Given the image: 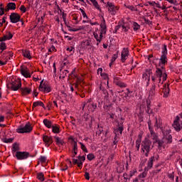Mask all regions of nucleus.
<instances>
[{
	"mask_svg": "<svg viewBox=\"0 0 182 182\" xmlns=\"http://www.w3.org/2000/svg\"><path fill=\"white\" fill-rule=\"evenodd\" d=\"M162 76V71L160 68L156 70V73L151 76L153 84L149 92V98L147 100H152L156 95V85L161 83Z\"/></svg>",
	"mask_w": 182,
	"mask_h": 182,
	"instance_id": "f257e3e1",
	"label": "nucleus"
},
{
	"mask_svg": "<svg viewBox=\"0 0 182 182\" xmlns=\"http://www.w3.org/2000/svg\"><path fill=\"white\" fill-rule=\"evenodd\" d=\"M14 53L12 51H4L0 58V65L4 66L7 63L13 59Z\"/></svg>",
	"mask_w": 182,
	"mask_h": 182,
	"instance_id": "f03ea898",
	"label": "nucleus"
},
{
	"mask_svg": "<svg viewBox=\"0 0 182 182\" xmlns=\"http://www.w3.org/2000/svg\"><path fill=\"white\" fill-rule=\"evenodd\" d=\"M164 137L161 139L162 147L164 144H168L172 143V136L171 135L170 129H162Z\"/></svg>",
	"mask_w": 182,
	"mask_h": 182,
	"instance_id": "7ed1b4c3",
	"label": "nucleus"
},
{
	"mask_svg": "<svg viewBox=\"0 0 182 182\" xmlns=\"http://www.w3.org/2000/svg\"><path fill=\"white\" fill-rule=\"evenodd\" d=\"M33 129V127L31 125V122H28L24 125V127H22V125H20L18 127L17 129L16 130L17 133L18 134H25V133H31V132Z\"/></svg>",
	"mask_w": 182,
	"mask_h": 182,
	"instance_id": "20e7f679",
	"label": "nucleus"
},
{
	"mask_svg": "<svg viewBox=\"0 0 182 182\" xmlns=\"http://www.w3.org/2000/svg\"><path fill=\"white\" fill-rule=\"evenodd\" d=\"M103 3L105 4V8L107 9L108 12L112 15V16H115L116 14L118 12L119 7L115 6L114 3L107 1V3Z\"/></svg>",
	"mask_w": 182,
	"mask_h": 182,
	"instance_id": "39448f33",
	"label": "nucleus"
},
{
	"mask_svg": "<svg viewBox=\"0 0 182 182\" xmlns=\"http://www.w3.org/2000/svg\"><path fill=\"white\" fill-rule=\"evenodd\" d=\"M182 112L176 116V118L173 124V127L176 132H179L182 129Z\"/></svg>",
	"mask_w": 182,
	"mask_h": 182,
	"instance_id": "423d86ee",
	"label": "nucleus"
},
{
	"mask_svg": "<svg viewBox=\"0 0 182 182\" xmlns=\"http://www.w3.org/2000/svg\"><path fill=\"white\" fill-rule=\"evenodd\" d=\"M151 144L152 142L151 141H150V139H148V138H145L144 141H142L141 142V151L144 153L145 151L151 150V149H153L154 146L151 148Z\"/></svg>",
	"mask_w": 182,
	"mask_h": 182,
	"instance_id": "0eeeda50",
	"label": "nucleus"
},
{
	"mask_svg": "<svg viewBox=\"0 0 182 182\" xmlns=\"http://www.w3.org/2000/svg\"><path fill=\"white\" fill-rule=\"evenodd\" d=\"M22 87V81L19 78L12 80L11 82V87L13 91H18Z\"/></svg>",
	"mask_w": 182,
	"mask_h": 182,
	"instance_id": "6e6552de",
	"label": "nucleus"
},
{
	"mask_svg": "<svg viewBox=\"0 0 182 182\" xmlns=\"http://www.w3.org/2000/svg\"><path fill=\"white\" fill-rule=\"evenodd\" d=\"M39 90L45 93H49L50 92V91H52V90L50 89V86L49 85L48 82L46 81L43 82V80L41 81Z\"/></svg>",
	"mask_w": 182,
	"mask_h": 182,
	"instance_id": "1a4fd4ad",
	"label": "nucleus"
},
{
	"mask_svg": "<svg viewBox=\"0 0 182 182\" xmlns=\"http://www.w3.org/2000/svg\"><path fill=\"white\" fill-rule=\"evenodd\" d=\"M167 63H168V60H166V62H165L164 63H161V60H159V67H161V68H156V70H157V69H160L161 71L162 72V76H161V77H163L162 84H163V82H165V81L166 80V79H167V73H166V68H165V65L167 64Z\"/></svg>",
	"mask_w": 182,
	"mask_h": 182,
	"instance_id": "9d476101",
	"label": "nucleus"
},
{
	"mask_svg": "<svg viewBox=\"0 0 182 182\" xmlns=\"http://www.w3.org/2000/svg\"><path fill=\"white\" fill-rule=\"evenodd\" d=\"M167 55H168L167 46L166 44H164V46L162 47L161 58H159V60H161L162 64H164L166 62V60H168Z\"/></svg>",
	"mask_w": 182,
	"mask_h": 182,
	"instance_id": "9b49d317",
	"label": "nucleus"
},
{
	"mask_svg": "<svg viewBox=\"0 0 182 182\" xmlns=\"http://www.w3.org/2000/svg\"><path fill=\"white\" fill-rule=\"evenodd\" d=\"M14 157H16L17 160H26L28 158H29V152H21L19 151L18 152H16Z\"/></svg>",
	"mask_w": 182,
	"mask_h": 182,
	"instance_id": "f8f14e48",
	"label": "nucleus"
},
{
	"mask_svg": "<svg viewBox=\"0 0 182 182\" xmlns=\"http://www.w3.org/2000/svg\"><path fill=\"white\" fill-rule=\"evenodd\" d=\"M150 138L154 140V144H158V148L161 149L162 146L161 139H159L156 134H155L154 131H151Z\"/></svg>",
	"mask_w": 182,
	"mask_h": 182,
	"instance_id": "ddd939ff",
	"label": "nucleus"
},
{
	"mask_svg": "<svg viewBox=\"0 0 182 182\" xmlns=\"http://www.w3.org/2000/svg\"><path fill=\"white\" fill-rule=\"evenodd\" d=\"M9 19L11 23H17L21 21V15L18 13H11V16H9Z\"/></svg>",
	"mask_w": 182,
	"mask_h": 182,
	"instance_id": "4468645a",
	"label": "nucleus"
},
{
	"mask_svg": "<svg viewBox=\"0 0 182 182\" xmlns=\"http://www.w3.org/2000/svg\"><path fill=\"white\" fill-rule=\"evenodd\" d=\"M129 55V52L128 48H124L122 49V53H121V61L122 63H125Z\"/></svg>",
	"mask_w": 182,
	"mask_h": 182,
	"instance_id": "2eb2a0df",
	"label": "nucleus"
},
{
	"mask_svg": "<svg viewBox=\"0 0 182 182\" xmlns=\"http://www.w3.org/2000/svg\"><path fill=\"white\" fill-rule=\"evenodd\" d=\"M87 106V109L89 112H94L95 109L97 108V103H93V102H87L84 104V106L82 107V109H84L85 106Z\"/></svg>",
	"mask_w": 182,
	"mask_h": 182,
	"instance_id": "dca6fc26",
	"label": "nucleus"
},
{
	"mask_svg": "<svg viewBox=\"0 0 182 182\" xmlns=\"http://www.w3.org/2000/svg\"><path fill=\"white\" fill-rule=\"evenodd\" d=\"M43 140L47 147H49L53 143V139H52L51 136H48V135H44Z\"/></svg>",
	"mask_w": 182,
	"mask_h": 182,
	"instance_id": "f3484780",
	"label": "nucleus"
},
{
	"mask_svg": "<svg viewBox=\"0 0 182 182\" xmlns=\"http://www.w3.org/2000/svg\"><path fill=\"white\" fill-rule=\"evenodd\" d=\"M19 150H21V148H19V144H18V142H14V144H12L11 148V153L13 156H14L17 152H19Z\"/></svg>",
	"mask_w": 182,
	"mask_h": 182,
	"instance_id": "a211bd4d",
	"label": "nucleus"
},
{
	"mask_svg": "<svg viewBox=\"0 0 182 182\" xmlns=\"http://www.w3.org/2000/svg\"><path fill=\"white\" fill-rule=\"evenodd\" d=\"M154 159H155L154 156L150 157V159H149V161L147 162V166H146V168H144L145 171H148L153 167L154 162L155 161Z\"/></svg>",
	"mask_w": 182,
	"mask_h": 182,
	"instance_id": "6ab92c4d",
	"label": "nucleus"
},
{
	"mask_svg": "<svg viewBox=\"0 0 182 182\" xmlns=\"http://www.w3.org/2000/svg\"><path fill=\"white\" fill-rule=\"evenodd\" d=\"M114 83L116 84V85L121 87V88H124V87H127L126 83L119 80V77H115L114 79Z\"/></svg>",
	"mask_w": 182,
	"mask_h": 182,
	"instance_id": "aec40b11",
	"label": "nucleus"
},
{
	"mask_svg": "<svg viewBox=\"0 0 182 182\" xmlns=\"http://www.w3.org/2000/svg\"><path fill=\"white\" fill-rule=\"evenodd\" d=\"M16 4L14 2H9L5 8L6 12H9L10 10H16Z\"/></svg>",
	"mask_w": 182,
	"mask_h": 182,
	"instance_id": "412c9836",
	"label": "nucleus"
},
{
	"mask_svg": "<svg viewBox=\"0 0 182 182\" xmlns=\"http://www.w3.org/2000/svg\"><path fill=\"white\" fill-rule=\"evenodd\" d=\"M21 73L23 76H24L25 77H27V78H29L31 76L29 71L28 70V68H26V69L21 68Z\"/></svg>",
	"mask_w": 182,
	"mask_h": 182,
	"instance_id": "4be33fe9",
	"label": "nucleus"
},
{
	"mask_svg": "<svg viewBox=\"0 0 182 182\" xmlns=\"http://www.w3.org/2000/svg\"><path fill=\"white\" fill-rule=\"evenodd\" d=\"M21 94L23 95H29L31 94V92H32V90L29 87H21Z\"/></svg>",
	"mask_w": 182,
	"mask_h": 182,
	"instance_id": "5701e85b",
	"label": "nucleus"
},
{
	"mask_svg": "<svg viewBox=\"0 0 182 182\" xmlns=\"http://www.w3.org/2000/svg\"><path fill=\"white\" fill-rule=\"evenodd\" d=\"M43 122V124L48 129H52V127H53V123L52 122V121H49V119H44Z\"/></svg>",
	"mask_w": 182,
	"mask_h": 182,
	"instance_id": "b1692460",
	"label": "nucleus"
},
{
	"mask_svg": "<svg viewBox=\"0 0 182 182\" xmlns=\"http://www.w3.org/2000/svg\"><path fill=\"white\" fill-rule=\"evenodd\" d=\"M52 132L54 134H59L60 133V127L57 125V124H53V127H51Z\"/></svg>",
	"mask_w": 182,
	"mask_h": 182,
	"instance_id": "393cba45",
	"label": "nucleus"
},
{
	"mask_svg": "<svg viewBox=\"0 0 182 182\" xmlns=\"http://www.w3.org/2000/svg\"><path fill=\"white\" fill-rule=\"evenodd\" d=\"M100 28H101L100 32L104 33V35H105L107 32V26H106L105 19H103V21L100 23Z\"/></svg>",
	"mask_w": 182,
	"mask_h": 182,
	"instance_id": "a878e982",
	"label": "nucleus"
},
{
	"mask_svg": "<svg viewBox=\"0 0 182 182\" xmlns=\"http://www.w3.org/2000/svg\"><path fill=\"white\" fill-rule=\"evenodd\" d=\"M146 105H147V108L146 109V112L149 114H152L153 111L151 109V100H146Z\"/></svg>",
	"mask_w": 182,
	"mask_h": 182,
	"instance_id": "bb28decb",
	"label": "nucleus"
},
{
	"mask_svg": "<svg viewBox=\"0 0 182 182\" xmlns=\"http://www.w3.org/2000/svg\"><path fill=\"white\" fill-rule=\"evenodd\" d=\"M38 106H41L45 109V104H43V102L41 100L36 101L33 103V106H32L33 109Z\"/></svg>",
	"mask_w": 182,
	"mask_h": 182,
	"instance_id": "cd10ccee",
	"label": "nucleus"
},
{
	"mask_svg": "<svg viewBox=\"0 0 182 182\" xmlns=\"http://www.w3.org/2000/svg\"><path fill=\"white\" fill-rule=\"evenodd\" d=\"M72 157L74 158L77 154V142H73V151H72Z\"/></svg>",
	"mask_w": 182,
	"mask_h": 182,
	"instance_id": "c85d7f7f",
	"label": "nucleus"
},
{
	"mask_svg": "<svg viewBox=\"0 0 182 182\" xmlns=\"http://www.w3.org/2000/svg\"><path fill=\"white\" fill-rule=\"evenodd\" d=\"M55 143L58 146H63V144H65V141H63V139H61L60 138H59V136H55Z\"/></svg>",
	"mask_w": 182,
	"mask_h": 182,
	"instance_id": "c756f323",
	"label": "nucleus"
},
{
	"mask_svg": "<svg viewBox=\"0 0 182 182\" xmlns=\"http://www.w3.org/2000/svg\"><path fill=\"white\" fill-rule=\"evenodd\" d=\"M37 176V178L41 181L43 182L45 181V175L43 173V172H38V173H36Z\"/></svg>",
	"mask_w": 182,
	"mask_h": 182,
	"instance_id": "7c9ffc66",
	"label": "nucleus"
},
{
	"mask_svg": "<svg viewBox=\"0 0 182 182\" xmlns=\"http://www.w3.org/2000/svg\"><path fill=\"white\" fill-rule=\"evenodd\" d=\"M7 49V45H6V43H5V42H1L0 43V50H1V54H2L3 53V52L4 51V50H6Z\"/></svg>",
	"mask_w": 182,
	"mask_h": 182,
	"instance_id": "2f4dec72",
	"label": "nucleus"
},
{
	"mask_svg": "<svg viewBox=\"0 0 182 182\" xmlns=\"http://www.w3.org/2000/svg\"><path fill=\"white\" fill-rule=\"evenodd\" d=\"M23 55L24 58H26L29 60L32 58V56H31V51L26 50L23 52Z\"/></svg>",
	"mask_w": 182,
	"mask_h": 182,
	"instance_id": "473e14b6",
	"label": "nucleus"
},
{
	"mask_svg": "<svg viewBox=\"0 0 182 182\" xmlns=\"http://www.w3.org/2000/svg\"><path fill=\"white\" fill-rule=\"evenodd\" d=\"M162 122H161V119H157V117H156V124H155V127H156L157 129H161L162 127Z\"/></svg>",
	"mask_w": 182,
	"mask_h": 182,
	"instance_id": "72a5a7b5",
	"label": "nucleus"
},
{
	"mask_svg": "<svg viewBox=\"0 0 182 182\" xmlns=\"http://www.w3.org/2000/svg\"><path fill=\"white\" fill-rule=\"evenodd\" d=\"M163 92L166 94H169L170 92L169 84L168 83L164 84Z\"/></svg>",
	"mask_w": 182,
	"mask_h": 182,
	"instance_id": "f704fd0d",
	"label": "nucleus"
},
{
	"mask_svg": "<svg viewBox=\"0 0 182 182\" xmlns=\"http://www.w3.org/2000/svg\"><path fill=\"white\" fill-rule=\"evenodd\" d=\"M14 138H3L2 141L6 144L13 143Z\"/></svg>",
	"mask_w": 182,
	"mask_h": 182,
	"instance_id": "c9c22d12",
	"label": "nucleus"
},
{
	"mask_svg": "<svg viewBox=\"0 0 182 182\" xmlns=\"http://www.w3.org/2000/svg\"><path fill=\"white\" fill-rule=\"evenodd\" d=\"M5 36H6L8 41L11 40L14 37V35L11 31H6V34H5Z\"/></svg>",
	"mask_w": 182,
	"mask_h": 182,
	"instance_id": "e433bc0d",
	"label": "nucleus"
},
{
	"mask_svg": "<svg viewBox=\"0 0 182 182\" xmlns=\"http://www.w3.org/2000/svg\"><path fill=\"white\" fill-rule=\"evenodd\" d=\"M133 28L134 31H137L140 28L139 24H138L136 22H134Z\"/></svg>",
	"mask_w": 182,
	"mask_h": 182,
	"instance_id": "4c0bfd02",
	"label": "nucleus"
},
{
	"mask_svg": "<svg viewBox=\"0 0 182 182\" xmlns=\"http://www.w3.org/2000/svg\"><path fill=\"white\" fill-rule=\"evenodd\" d=\"M92 4L96 9H97L100 13H102V9L100 8V5L98 4L97 1H95Z\"/></svg>",
	"mask_w": 182,
	"mask_h": 182,
	"instance_id": "58836bf2",
	"label": "nucleus"
},
{
	"mask_svg": "<svg viewBox=\"0 0 182 182\" xmlns=\"http://www.w3.org/2000/svg\"><path fill=\"white\" fill-rule=\"evenodd\" d=\"M123 122H121L120 123V125H119L117 129V132H119V133L122 134L123 130H124V128H123Z\"/></svg>",
	"mask_w": 182,
	"mask_h": 182,
	"instance_id": "ea45409f",
	"label": "nucleus"
},
{
	"mask_svg": "<svg viewBox=\"0 0 182 182\" xmlns=\"http://www.w3.org/2000/svg\"><path fill=\"white\" fill-rule=\"evenodd\" d=\"M146 74H143V77H144V75L148 76L149 77L151 76V75H152V70L151 69H146Z\"/></svg>",
	"mask_w": 182,
	"mask_h": 182,
	"instance_id": "a19ab883",
	"label": "nucleus"
},
{
	"mask_svg": "<svg viewBox=\"0 0 182 182\" xmlns=\"http://www.w3.org/2000/svg\"><path fill=\"white\" fill-rule=\"evenodd\" d=\"M66 50L69 51V52H73L70 54V55H73V53H75V47H73V46L68 47V48H67Z\"/></svg>",
	"mask_w": 182,
	"mask_h": 182,
	"instance_id": "79ce46f5",
	"label": "nucleus"
},
{
	"mask_svg": "<svg viewBox=\"0 0 182 182\" xmlns=\"http://www.w3.org/2000/svg\"><path fill=\"white\" fill-rule=\"evenodd\" d=\"M79 144L81 146V149L84 152L87 153V149L86 146L84 145V144H82V142H79Z\"/></svg>",
	"mask_w": 182,
	"mask_h": 182,
	"instance_id": "37998d69",
	"label": "nucleus"
},
{
	"mask_svg": "<svg viewBox=\"0 0 182 182\" xmlns=\"http://www.w3.org/2000/svg\"><path fill=\"white\" fill-rule=\"evenodd\" d=\"M38 160L41 162V163H46V160H48V158L46 156H41L40 158H38Z\"/></svg>",
	"mask_w": 182,
	"mask_h": 182,
	"instance_id": "c03bdc74",
	"label": "nucleus"
},
{
	"mask_svg": "<svg viewBox=\"0 0 182 182\" xmlns=\"http://www.w3.org/2000/svg\"><path fill=\"white\" fill-rule=\"evenodd\" d=\"M87 159L91 161L92 160H93L95 159V155H93V154H88V155H87Z\"/></svg>",
	"mask_w": 182,
	"mask_h": 182,
	"instance_id": "a18cd8bd",
	"label": "nucleus"
},
{
	"mask_svg": "<svg viewBox=\"0 0 182 182\" xmlns=\"http://www.w3.org/2000/svg\"><path fill=\"white\" fill-rule=\"evenodd\" d=\"M118 53H119V51H117V53L113 54V56L111 59L112 63H114L117 60V58H118Z\"/></svg>",
	"mask_w": 182,
	"mask_h": 182,
	"instance_id": "49530a36",
	"label": "nucleus"
},
{
	"mask_svg": "<svg viewBox=\"0 0 182 182\" xmlns=\"http://www.w3.org/2000/svg\"><path fill=\"white\" fill-rule=\"evenodd\" d=\"M6 41H8L7 36L4 35L3 36L0 37V43H4Z\"/></svg>",
	"mask_w": 182,
	"mask_h": 182,
	"instance_id": "de8ad7c7",
	"label": "nucleus"
},
{
	"mask_svg": "<svg viewBox=\"0 0 182 182\" xmlns=\"http://www.w3.org/2000/svg\"><path fill=\"white\" fill-rule=\"evenodd\" d=\"M93 36L95 37V39L97 41V42L101 43L100 38L99 37V35L97 33H94Z\"/></svg>",
	"mask_w": 182,
	"mask_h": 182,
	"instance_id": "09e8293b",
	"label": "nucleus"
},
{
	"mask_svg": "<svg viewBox=\"0 0 182 182\" xmlns=\"http://www.w3.org/2000/svg\"><path fill=\"white\" fill-rule=\"evenodd\" d=\"M67 28H68V31L70 32H77V28H72V27L69 25H67Z\"/></svg>",
	"mask_w": 182,
	"mask_h": 182,
	"instance_id": "8fccbe9b",
	"label": "nucleus"
},
{
	"mask_svg": "<svg viewBox=\"0 0 182 182\" xmlns=\"http://www.w3.org/2000/svg\"><path fill=\"white\" fill-rule=\"evenodd\" d=\"M127 8L128 9H129L130 11H137V9H135L133 6H132V5H128L127 6Z\"/></svg>",
	"mask_w": 182,
	"mask_h": 182,
	"instance_id": "3c124183",
	"label": "nucleus"
},
{
	"mask_svg": "<svg viewBox=\"0 0 182 182\" xmlns=\"http://www.w3.org/2000/svg\"><path fill=\"white\" fill-rule=\"evenodd\" d=\"M77 159L79 162L85 161V155H83L82 156H80V155H79V156H77Z\"/></svg>",
	"mask_w": 182,
	"mask_h": 182,
	"instance_id": "603ef678",
	"label": "nucleus"
},
{
	"mask_svg": "<svg viewBox=\"0 0 182 182\" xmlns=\"http://www.w3.org/2000/svg\"><path fill=\"white\" fill-rule=\"evenodd\" d=\"M7 16H4L2 18V21L0 23L1 26H4V23H6Z\"/></svg>",
	"mask_w": 182,
	"mask_h": 182,
	"instance_id": "864d4df0",
	"label": "nucleus"
},
{
	"mask_svg": "<svg viewBox=\"0 0 182 182\" xmlns=\"http://www.w3.org/2000/svg\"><path fill=\"white\" fill-rule=\"evenodd\" d=\"M144 21L145 23H146L147 25L150 26L152 23V21H151L149 19H148L146 18H144Z\"/></svg>",
	"mask_w": 182,
	"mask_h": 182,
	"instance_id": "5fc2aeb1",
	"label": "nucleus"
},
{
	"mask_svg": "<svg viewBox=\"0 0 182 182\" xmlns=\"http://www.w3.org/2000/svg\"><path fill=\"white\" fill-rule=\"evenodd\" d=\"M20 11L23 13H26V7H25L23 5H21L20 7Z\"/></svg>",
	"mask_w": 182,
	"mask_h": 182,
	"instance_id": "6e6d98bb",
	"label": "nucleus"
},
{
	"mask_svg": "<svg viewBox=\"0 0 182 182\" xmlns=\"http://www.w3.org/2000/svg\"><path fill=\"white\" fill-rule=\"evenodd\" d=\"M63 20L65 26H68V23L66 22V14H65L64 12L63 13Z\"/></svg>",
	"mask_w": 182,
	"mask_h": 182,
	"instance_id": "4d7b16f0",
	"label": "nucleus"
},
{
	"mask_svg": "<svg viewBox=\"0 0 182 182\" xmlns=\"http://www.w3.org/2000/svg\"><path fill=\"white\" fill-rule=\"evenodd\" d=\"M121 28V25H117L114 27V31H113L114 33H117V31Z\"/></svg>",
	"mask_w": 182,
	"mask_h": 182,
	"instance_id": "13d9d810",
	"label": "nucleus"
},
{
	"mask_svg": "<svg viewBox=\"0 0 182 182\" xmlns=\"http://www.w3.org/2000/svg\"><path fill=\"white\" fill-rule=\"evenodd\" d=\"M103 94L105 95V99L108 98L109 97V93L107 92V90H105L104 91H102Z\"/></svg>",
	"mask_w": 182,
	"mask_h": 182,
	"instance_id": "bf43d9fd",
	"label": "nucleus"
},
{
	"mask_svg": "<svg viewBox=\"0 0 182 182\" xmlns=\"http://www.w3.org/2000/svg\"><path fill=\"white\" fill-rule=\"evenodd\" d=\"M141 136H140V135H139V138L138 139H136V144H141Z\"/></svg>",
	"mask_w": 182,
	"mask_h": 182,
	"instance_id": "052dcab7",
	"label": "nucleus"
},
{
	"mask_svg": "<svg viewBox=\"0 0 182 182\" xmlns=\"http://www.w3.org/2000/svg\"><path fill=\"white\" fill-rule=\"evenodd\" d=\"M85 178L87 181L90 180V173H88V172H85Z\"/></svg>",
	"mask_w": 182,
	"mask_h": 182,
	"instance_id": "680f3d73",
	"label": "nucleus"
},
{
	"mask_svg": "<svg viewBox=\"0 0 182 182\" xmlns=\"http://www.w3.org/2000/svg\"><path fill=\"white\" fill-rule=\"evenodd\" d=\"M4 14H5V9L4 8H1L0 16H3Z\"/></svg>",
	"mask_w": 182,
	"mask_h": 182,
	"instance_id": "e2e57ef3",
	"label": "nucleus"
},
{
	"mask_svg": "<svg viewBox=\"0 0 182 182\" xmlns=\"http://www.w3.org/2000/svg\"><path fill=\"white\" fill-rule=\"evenodd\" d=\"M118 143V141H117V134L114 138V141H113V144L114 145H117V144Z\"/></svg>",
	"mask_w": 182,
	"mask_h": 182,
	"instance_id": "0e129e2a",
	"label": "nucleus"
},
{
	"mask_svg": "<svg viewBox=\"0 0 182 182\" xmlns=\"http://www.w3.org/2000/svg\"><path fill=\"white\" fill-rule=\"evenodd\" d=\"M77 167H78L79 168H82V162H79V161H78V163L77 164Z\"/></svg>",
	"mask_w": 182,
	"mask_h": 182,
	"instance_id": "69168bd1",
	"label": "nucleus"
},
{
	"mask_svg": "<svg viewBox=\"0 0 182 182\" xmlns=\"http://www.w3.org/2000/svg\"><path fill=\"white\" fill-rule=\"evenodd\" d=\"M103 34H104V33H102V32H101V31L100 32L99 38H100V41H102V40Z\"/></svg>",
	"mask_w": 182,
	"mask_h": 182,
	"instance_id": "338daca9",
	"label": "nucleus"
},
{
	"mask_svg": "<svg viewBox=\"0 0 182 182\" xmlns=\"http://www.w3.org/2000/svg\"><path fill=\"white\" fill-rule=\"evenodd\" d=\"M168 178H169L170 179L173 180V179H174V175H173V173H169Z\"/></svg>",
	"mask_w": 182,
	"mask_h": 182,
	"instance_id": "774afa93",
	"label": "nucleus"
}]
</instances>
